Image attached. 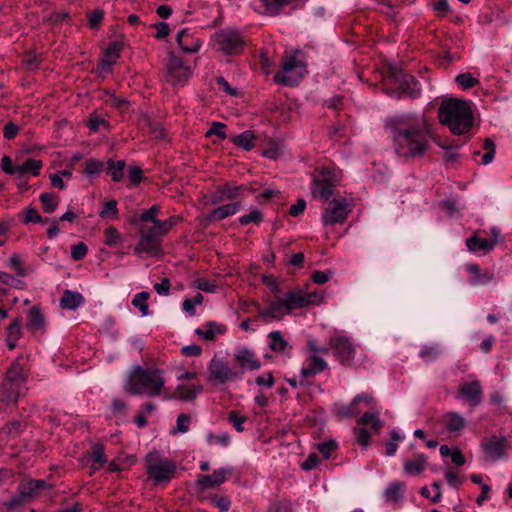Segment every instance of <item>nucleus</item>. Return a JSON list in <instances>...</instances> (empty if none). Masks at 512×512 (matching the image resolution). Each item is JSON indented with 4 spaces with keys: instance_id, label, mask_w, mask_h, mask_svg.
<instances>
[{
    "instance_id": "nucleus-37",
    "label": "nucleus",
    "mask_w": 512,
    "mask_h": 512,
    "mask_svg": "<svg viewBox=\"0 0 512 512\" xmlns=\"http://www.w3.org/2000/svg\"><path fill=\"white\" fill-rule=\"evenodd\" d=\"M445 425L450 432H459L465 426V419L456 412H450L445 416Z\"/></svg>"
},
{
    "instance_id": "nucleus-35",
    "label": "nucleus",
    "mask_w": 512,
    "mask_h": 512,
    "mask_svg": "<svg viewBox=\"0 0 512 512\" xmlns=\"http://www.w3.org/2000/svg\"><path fill=\"white\" fill-rule=\"evenodd\" d=\"M126 163L124 160L114 161L109 159L107 161V173L111 175V178L115 182H120L124 175V169Z\"/></svg>"
},
{
    "instance_id": "nucleus-28",
    "label": "nucleus",
    "mask_w": 512,
    "mask_h": 512,
    "mask_svg": "<svg viewBox=\"0 0 512 512\" xmlns=\"http://www.w3.org/2000/svg\"><path fill=\"white\" fill-rule=\"evenodd\" d=\"M195 333L207 341H213L217 335L225 333V327L216 322H208L203 328H197Z\"/></svg>"
},
{
    "instance_id": "nucleus-14",
    "label": "nucleus",
    "mask_w": 512,
    "mask_h": 512,
    "mask_svg": "<svg viewBox=\"0 0 512 512\" xmlns=\"http://www.w3.org/2000/svg\"><path fill=\"white\" fill-rule=\"evenodd\" d=\"M289 313V307L287 306L285 299L278 298L277 300L272 301L268 308L260 310L256 319H261L268 323L273 320H280Z\"/></svg>"
},
{
    "instance_id": "nucleus-64",
    "label": "nucleus",
    "mask_w": 512,
    "mask_h": 512,
    "mask_svg": "<svg viewBox=\"0 0 512 512\" xmlns=\"http://www.w3.org/2000/svg\"><path fill=\"white\" fill-rule=\"evenodd\" d=\"M317 448L323 455L324 459H328L332 451L336 448V443L334 441L319 443Z\"/></svg>"
},
{
    "instance_id": "nucleus-62",
    "label": "nucleus",
    "mask_w": 512,
    "mask_h": 512,
    "mask_svg": "<svg viewBox=\"0 0 512 512\" xmlns=\"http://www.w3.org/2000/svg\"><path fill=\"white\" fill-rule=\"evenodd\" d=\"M1 169L3 172L9 175L17 177V164H13L12 159L9 156H3L1 159Z\"/></svg>"
},
{
    "instance_id": "nucleus-61",
    "label": "nucleus",
    "mask_w": 512,
    "mask_h": 512,
    "mask_svg": "<svg viewBox=\"0 0 512 512\" xmlns=\"http://www.w3.org/2000/svg\"><path fill=\"white\" fill-rule=\"evenodd\" d=\"M92 460L100 465H103L107 462V459L105 458L104 447L101 444H94L92 446Z\"/></svg>"
},
{
    "instance_id": "nucleus-19",
    "label": "nucleus",
    "mask_w": 512,
    "mask_h": 512,
    "mask_svg": "<svg viewBox=\"0 0 512 512\" xmlns=\"http://www.w3.org/2000/svg\"><path fill=\"white\" fill-rule=\"evenodd\" d=\"M203 391L202 385H178L173 393L165 392L166 400L173 398L182 401H193Z\"/></svg>"
},
{
    "instance_id": "nucleus-54",
    "label": "nucleus",
    "mask_w": 512,
    "mask_h": 512,
    "mask_svg": "<svg viewBox=\"0 0 512 512\" xmlns=\"http://www.w3.org/2000/svg\"><path fill=\"white\" fill-rule=\"evenodd\" d=\"M226 125L221 122H213L210 129L206 132V137L217 136L220 140H224L227 135L225 133Z\"/></svg>"
},
{
    "instance_id": "nucleus-25",
    "label": "nucleus",
    "mask_w": 512,
    "mask_h": 512,
    "mask_svg": "<svg viewBox=\"0 0 512 512\" xmlns=\"http://www.w3.org/2000/svg\"><path fill=\"white\" fill-rule=\"evenodd\" d=\"M47 487L46 481L42 479H32L22 482L19 487V494L22 498H30L38 495L39 491Z\"/></svg>"
},
{
    "instance_id": "nucleus-5",
    "label": "nucleus",
    "mask_w": 512,
    "mask_h": 512,
    "mask_svg": "<svg viewBox=\"0 0 512 512\" xmlns=\"http://www.w3.org/2000/svg\"><path fill=\"white\" fill-rule=\"evenodd\" d=\"M297 51L293 54H285L282 60V72H277L274 75V81L277 84H284L287 86L297 85L298 82L306 74V64L297 59Z\"/></svg>"
},
{
    "instance_id": "nucleus-7",
    "label": "nucleus",
    "mask_w": 512,
    "mask_h": 512,
    "mask_svg": "<svg viewBox=\"0 0 512 512\" xmlns=\"http://www.w3.org/2000/svg\"><path fill=\"white\" fill-rule=\"evenodd\" d=\"M241 377L242 373L233 371L227 362L216 356L208 364L206 382L212 386L225 384Z\"/></svg>"
},
{
    "instance_id": "nucleus-10",
    "label": "nucleus",
    "mask_w": 512,
    "mask_h": 512,
    "mask_svg": "<svg viewBox=\"0 0 512 512\" xmlns=\"http://www.w3.org/2000/svg\"><path fill=\"white\" fill-rule=\"evenodd\" d=\"M329 348L333 350L342 365L351 366L353 364L355 345L349 337L335 333L329 339Z\"/></svg>"
},
{
    "instance_id": "nucleus-57",
    "label": "nucleus",
    "mask_w": 512,
    "mask_h": 512,
    "mask_svg": "<svg viewBox=\"0 0 512 512\" xmlns=\"http://www.w3.org/2000/svg\"><path fill=\"white\" fill-rule=\"evenodd\" d=\"M6 337L12 340H19L21 337V327L18 319L13 320L6 330Z\"/></svg>"
},
{
    "instance_id": "nucleus-20",
    "label": "nucleus",
    "mask_w": 512,
    "mask_h": 512,
    "mask_svg": "<svg viewBox=\"0 0 512 512\" xmlns=\"http://www.w3.org/2000/svg\"><path fill=\"white\" fill-rule=\"evenodd\" d=\"M466 271L470 275L469 281L473 286L487 285L494 279V274L490 270L481 271L477 264H467Z\"/></svg>"
},
{
    "instance_id": "nucleus-32",
    "label": "nucleus",
    "mask_w": 512,
    "mask_h": 512,
    "mask_svg": "<svg viewBox=\"0 0 512 512\" xmlns=\"http://www.w3.org/2000/svg\"><path fill=\"white\" fill-rule=\"evenodd\" d=\"M84 302L83 296L71 290H65L60 300L63 309L75 310Z\"/></svg>"
},
{
    "instance_id": "nucleus-4",
    "label": "nucleus",
    "mask_w": 512,
    "mask_h": 512,
    "mask_svg": "<svg viewBox=\"0 0 512 512\" xmlns=\"http://www.w3.org/2000/svg\"><path fill=\"white\" fill-rule=\"evenodd\" d=\"M341 182V172L335 168L320 167L312 174L311 194L321 202H327L331 197L338 196L336 187Z\"/></svg>"
},
{
    "instance_id": "nucleus-23",
    "label": "nucleus",
    "mask_w": 512,
    "mask_h": 512,
    "mask_svg": "<svg viewBox=\"0 0 512 512\" xmlns=\"http://www.w3.org/2000/svg\"><path fill=\"white\" fill-rule=\"evenodd\" d=\"M176 41L182 51L186 53L197 52L201 46L200 40L194 38L188 29H182L176 34Z\"/></svg>"
},
{
    "instance_id": "nucleus-63",
    "label": "nucleus",
    "mask_w": 512,
    "mask_h": 512,
    "mask_svg": "<svg viewBox=\"0 0 512 512\" xmlns=\"http://www.w3.org/2000/svg\"><path fill=\"white\" fill-rule=\"evenodd\" d=\"M355 434L358 444L367 446L370 443V434L363 426H358L355 428Z\"/></svg>"
},
{
    "instance_id": "nucleus-1",
    "label": "nucleus",
    "mask_w": 512,
    "mask_h": 512,
    "mask_svg": "<svg viewBox=\"0 0 512 512\" xmlns=\"http://www.w3.org/2000/svg\"><path fill=\"white\" fill-rule=\"evenodd\" d=\"M387 126L392 130L394 149L404 158H417L429 148L430 130L423 117L402 115L391 118Z\"/></svg>"
},
{
    "instance_id": "nucleus-8",
    "label": "nucleus",
    "mask_w": 512,
    "mask_h": 512,
    "mask_svg": "<svg viewBox=\"0 0 512 512\" xmlns=\"http://www.w3.org/2000/svg\"><path fill=\"white\" fill-rule=\"evenodd\" d=\"M22 382L23 368L19 363H13L2 382L1 399L7 403L15 402L19 397Z\"/></svg>"
},
{
    "instance_id": "nucleus-43",
    "label": "nucleus",
    "mask_w": 512,
    "mask_h": 512,
    "mask_svg": "<svg viewBox=\"0 0 512 512\" xmlns=\"http://www.w3.org/2000/svg\"><path fill=\"white\" fill-rule=\"evenodd\" d=\"M440 353L441 349L438 344H430L422 347V349L420 350V357L424 361L430 362L436 360L439 357Z\"/></svg>"
},
{
    "instance_id": "nucleus-44",
    "label": "nucleus",
    "mask_w": 512,
    "mask_h": 512,
    "mask_svg": "<svg viewBox=\"0 0 512 512\" xmlns=\"http://www.w3.org/2000/svg\"><path fill=\"white\" fill-rule=\"evenodd\" d=\"M121 50H122V45L120 43L112 42L106 48V50L104 52V57L102 59L114 64L120 57Z\"/></svg>"
},
{
    "instance_id": "nucleus-59",
    "label": "nucleus",
    "mask_w": 512,
    "mask_h": 512,
    "mask_svg": "<svg viewBox=\"0 0 512 512\" xmlns=\"http://www.w3.org/2000/svg\"><path fill=\"white\" fill-rule=\"evenodd\" d=\"M87 252L88 248L84 242H79L71 246V256L76 261L83 259Z\"/></svg>"
},
{
    "instance_id": "nucleus-49",
    "label": "nucleus",
    "mask_w": 512,
    "mask_h": 512,
    "mask_svg": "<svg viewBox=\"0 0 512 512\" xmlns=\"http://www.w3.org/2000/svg\"><path fill=\"white\" fill-rule=\"evenodd\" d=\"M263 220V215L260 210L253 209L250 213L243 215L239 218L241 225H248L250 223L259 224Z\"/></svg>"
},
{
    "instance_id": "nucleus-34",
    "label": "nucleus",
    "mask_w": 512,
    "mask_h": 512,
    "mask_svg": "<svg viewBox=\"0 0 512 512\" xmlns=\"http://www.w3.org/2000/svg\"><path fill=\"white\" fill-rule=\"evenodd\" d=\"M239 207H240V203H238V202L223 205V206L218 207L217 209L213 210L209 214V219L210 220L225 219L231 215H234L239 210Z\"/></svg>"
},
{
    "instance_id": "nucleus-58",
    "label": "nucleus",
    "mask_w": 512,
    "mask_h": 512,
    "mask_svg": "<svg viewBox=\"0 0 512 512\" xmlns=\"http://www.w3.org/2000/svg\"><path fill=\"white\" fill-rule=\"evenodd\" d=\"M10 269L14 270L18 276H25L26 271L22 265L21 259L17 254H13L8 261Z\"/></svg>"
},
{
    "instance_id": "nucleus-30",
    "label": "nucleus",
    "mask_w": 512,
    "mask_h": 512,
    "mask_svg": "<svg viewBox=\"0 0 512 512\" xmlns=\"http://www.w3.org/2000/svg\"><path fill=\"white\" fill-rule=\"evenodd\" d=\"M327 368V363L325 360L317 356L316 354H312L310 356V365L309 367H303L301 369V375L303 378H311L317 373L324 371Z\"/></svg>"
},
{
    "instance_id": "nucleus-36",
    "label": "nucleus",
    "mask_w": 512,
    "mask_h": 512,
    "mask_svg": "<svg viewBox=\"0 0 512 512\" xmlns=\"http://www.w3.org/2000/svg\"><path fill=\"white\" fill-rule=\"evenodd\" d=\"M400 87L402 92L410 97H416L420 92L419 84L412 75H404L401 80Z\"/></svg>"
},
{
    "instance_id": "nucleus-60",
    "label": "nucleus",
    "mask_w": 512,
    "mask_h": 512,
    "mask_svg": "<svg viewBox=\"0 0 512 512\" xmlns=\"http://www.w3.org/2000/svg\"><path fill=\"white\" fill-rule=\"evenodd\" d=\"M103 166V162L94 159H89L85 163V173L87 175L98 174L99 172L102 171Z\"/></svg>"
},
{
    "instance_id": "nucleus-18",
    "label": "nucleus",
    "mask_w": 512,
    "mask_h": 512,
    "mask_svg": "<svg viewBox=\"0 0 512 512\" xmlns=\"http://www.w3.org/2000/svg\"><path fill=\"white\" fill-rule=\"evenodd\" d=\"M140 239L134 247V253L137 255L147 254L148 256H157L161 253V240H157L144 233H139Z\"/></svg>"
},
{
    "instance_id": "nucleus-9",
    "label": "nucleus",
    "mask_w": 512,
    "mask_h": 512,
    "mask_svg": "<svg viewBox=\"0 0 512 512\" xmlns=\"http://www.w3.org/2000/svg\"><path fill=\"white\" fill-rule=\"evenodd\" d=\"M352 210L350 201L342 196H335L322 214V222L325 226L343 223Z\"/></svg>"
},
{
    "instance_id": "nucleus-51",
    "label": "nucleus",
    "mask_w": 512,
    "mask_h": 512,
    "mask_svg": "<svg viewBox=\"0 0 512 512\" xmlns=\"http://www.w3.org/2000/svg\"><path fill=\"white\" fill-rule=\"evenodd\" d=\"M118 215L117 202L115 200L107 201L103 204V208L99 213L101 218H116Z\"/></svg>"
},
{
    "instance_id": "nucleus-39",
    "label": "nucleus",
    "mask_w": 512,
    "mask_h": 512,
    "mask_svg": "<svg viewBox=\"0 0 512 512\" xmlns=\"http://www.w3.org/2000/svg\"><path fill=\"white\" fill-rule=\"evenodd\" d=\"M379 411L373 410L371 412L364 413L357 422L358 426H365L371 424L376 432L382 427V423L379 419Z\"/></svg>"
},
{
    "instance_id": "nucleus-50",
    "label": "nucleus",
    "mask_w": 512,
    "mask_h": 512,
    "mask_svg": "<svg viewBox=\"0 0 512 512\" xmlns=\"http://www.w3.org/2000/svg\"><path fill=\"white\" fill-rule=\"evenodd\" d=\"M160 210H161V208L159 205H153L148 210H145L140 215V218H139L141 224L148 223V222L155 223V221H160L159 219H157V215L159 214Z\"/></svg>"
},
{
    "instance_id": "nucleus-13",
    "label": "nucleus",
    "mask_w": 512,
    "mask_h": 512,
    "mask_svg": "<svg viewBox=\"0 0 512 512\" xmlns=\"http://www.w3.org/2000/svg\"><path fill=\"white\" fill-rule=\"evenodd\" d=\"M289 311L306 307L310 304H319L322 297L317 292H305L303 290L290 291L284 297Z\"/></svg>"
},
{
    "instance_id": "nucleus-12",
    "label": "nucleus",
    "mask_w": 512,
    "mask_h": 512,
    "mask_svg": "<svg viewBox=\"0 0 512 512\" xmlns=\"http://www.w3.org/2000/svg\"><path fill=\"white\" fill-rule=\"evenodd\" d=\"M192 75V70L174 53L169 54L166 80L175 86H183Z\"/></svg>"
},
{
    "instance_id": "nucleus-41",
    "label": "nucleus",
    "mask_w": 512,
    "mask_h": 512,
    "mask_svg": "<svg viewBox=\"0 0 512 512\" xmlns=\"http://www.w3.org/2000/svg\"><path fill=\"white\" fill-rule=\"evenodd\" d=\"M149 296L150 294L148 292L142 291L137 293L132 300V305L140 310L142 316H148L150 314L147 303Z\"/></svg>"
},
{
    "instance_id": "nucleus-15",
    "label": "nucleus",
    "mask_w": 512,
    "mask_h": 512,
    "mask_svg": "<svg viewBox=\"0 0 512 512\" xmlns=\"http://www.w3.org/2000/svg\"><path fill=\"white\" fill-rule=\"evenodd\" d=\"M232 474V469L222 467L213 472L212 475H201L197 479V485L201 489L214 488L224 483Z\"/></svg>"
},
{
    "instance_id": "nucleus-6",
    "label": "nucleus",
    "mask_w": 512,
    "mask_h": 512,
    "mask_svg": "<svg viewBox=\"0 0 512 512\" xmlns=\"http://www.w3.org/2000/svg\"><path fill=\"white\" fill-rule=\"evenodd\" d=\"M176 470L173 461L163 459L159 453L150 452L146 456V472L156 483L169 481Z\"/></svg>"
},
{
    "instance_id": "nucleus-40",
    "label": "nucleus",
    "mask_w": 512,
    "mask_h": 512,
    "mask_svg": "<svg viewBox=\"0 0 512 512\" xmlns=\"http://www.w3.org/2000/svg\"><path fill=\"white\" fill-rule=\"evenodd\" d=\"M44 317L38 307H32L28 312V327L32 330H41L44 327Z\"/></svg>"
},
{
    "instance_id": "nucleus-46",
    "label": "nucleus",
    "mask_w": 512,
    "mask_h": 512,
    "mask_svg": "<svg viewBox=\"0 0 512 512\" xmlns=\"http://www.w3.org/2000/svg\"><path fill=\"white\" fill-rule=\"evenodd\" d=\"M483 149L485 153L482 156L481 162L483 165H488L493 161L496 153V147L494 142L491 139L486 138L483 142Z\"/></svg>"
},
{
    "instance_id": "nucleus-52",
    "label": "nucleus",
    "mask_w": 512,
    "mask_h": 512,
    "mask_svg": "<svg viewBox=\"0 0 512 512\" xmlns=\"http://www.w3.org/2000/svg\"><path fill=\"white\" fill-rule=\"evenodd\" d=\"M0 283L9 285L16 289H24L25 283L22 280L16 279L12 275L0 270Z\"/></svg>"
},
{
    "instance_id": "nucleus-48",
    "label": "nucleus",
    "mask_w": 512,
    "mask_h": 512,
    "mask_svg": "<svg viewBox=\"0 0 512 512\" xmlns=\"http://www.w3.org/2000/svg\"><path fill=\"white\" fill-rule=\"evenodd\" d=\"M104 234H105V244L108 246H116L122 240L121 234L113 226L107 227L104 231Z\"/></svg>"
},
{
    "instance_id": "nucleus-11",
    "label": "nucleus",
    "mask_w": 512,
    "mask_h": 512,
    "mask_svg": "<svg viewBox=\"0 0 512 512\" xmlns=\"http://www.w3.org/2000/svg\"><path fill=\"white\" fill-rule=\"evenodd\" d=\"M215 42L225 54H238L244 46L243 36L235 29L227 28L216 33Z\"/></svg>"
},
{
    "instance_id": "nucleus-45",
    "label": "nucleus",
    "mask_w": 512,
    "mask_h": 512,
    "mask_svg": "<svg viewBox=\"0 0 512 512\" xmlns=\"http://www.w3.org/2000/svg\"><path fill=\"white\" fill-rule=\"evenodd\" d=\"M207 500L211 505L220 509V511H227L231 506L229 497L225 495L213 494L210 495Z\"/></svg>"
},
{
    "instance_id": "nucleus-21",
    "label": "nucleus",
    "mask_w": 512,
    "mask_h": 512,
    "mask_svg": "<svg viewBox=\"0 0 512 512\" xmlns=\"http://www.w3.org/2000/svg\"><path fill=\"white\" fill-rule=\"evenodd\" d=\"M482 447L484 449L486 458L495 462L502 458L505 454V441L497 437H491L486 440Z\"/></svg>"
},
{
    "instance_id": "nucleus-55",
    "label": "nucleus",
    "mask_w": 512,
    "mask_h": 512,
    "mask_svg": "<svg viewBox=\"0 0 512 512\" xmlns=\"http://www.w3.org/2000/svg\"><path fill=\"white\" fill-rule=\"evenodd\" d=\"M456 82L463 89H469L475 86L478 81L470 73H463L456 77Z\"/></svg>"
},
{
    "instance_id": "nucleus-56",
    "label": "nucleus",
    "mask_w": 512,
    "mask_h": 512,
    "mask_svg": "<svg viewBox=\"0 0 512 512\" xmlns=\"http://www.w3.org/2000/svg\"><path fill=\"white\" fill-rule=\"evenodd\" d=\"M436 143L439 147H441L444 150L443 156L447 162H454L457 159L458 154L456 153L455 149H457L459 147V145H457V146L446 145L440 141H437Z\"/></svg>"
},
{
    "instance_id": "nucleus-3",
    "label": "nucleus",
    "mask_w": 512,
    "mask_h": 512,
    "mask_svg": "<svg viewBox=\"0 0 512 512\" xmlns=\"http://www.w3.org/2000/svg\"><path fill=\"white\" fill-rule=\"evenodd\" d=\"M438 117L442 124L448 126L454 135H464L473 126L472 110L466 101L451 98L444 100L438 110Z\"/></svg>"
},
{
    "instance_id": "nucleus-26",
    "label": "nucleus",
    "mask_w": 512,
    "mask_h": 512,
    "mask_svg": "<svg viewBox=\"0 0 512 512\" xmlns=\"http://www.w3.org/2000/svg\"><path fill=\"white\" fill-rule=\"evenodd\" d=\"M262 7L260 13L267 16H276L294 0H257Z\"/></svg>"
},
{
    "instance_id": "nucleus-33",
    "label": "nucleus",
    "mask_w": 512,
    "mask_h": 512,
    "mask_svg": "<svg viewBox=\"0 0 512 512\" xmlns=\"http://www.w3.org/2000/svg\"><path fill=\"white\" fill-rule=\"evenodd\" d=\"M254 140L255 134L252 130H246L241 134L231 137V141L234 145L247 151L254 148Z\"/></svg>"
},
{
    "instance_id": "nucleus-31",
    "label": "nucleus",
    "mask_w": 512,
    "mask_h": 512,
    "mask_svg": "<svg viewBox=\"0 0 512 512\" xmlns=\"http://www.w3.org/2000/svg\"><path fill=\"white\" fill-rule=\"evenodd\" d=\"M41 167L42 162L40 160L29 158L21 164H17V178H21L25 174L38 176L40 174Z\"/></svg>"
},
{
    "instance_id": "nucleus-27",
    "label": "nucleus",
    "mask_w": 512,
    "mask_h": 512,
    "mask_svg": "<svg viewBox=\"0 0 512 512\" xmlns=\"http://www.w3.org/2000/svg\"><path fill=\"white\" fill-rule=\"evenodd\" d=\"M240 187L239 186H229L225 185L223 187H219L212 195L211 202L213 204H219L226 200L235 199L238 196Z\"/></svg>"
},
{
    "instance_id": "nucleus-22",
    "label": "nucleus",
    "mask_w": 512,
    "mask_h": 512,
    "mask_svg": "<svg viewBox=\"0 0 512 512\" xmlns=\"http://www.w3.org/2000/svg\"><path fill=\"white\" fill-rule=\"evenodd\" d=\"M427 464V457L424 454H418L403 461V470L409 476H418L426 469Z\"/></svg>"
},
{
    "instance_id": "nucleus-24",
    "label": "nucleus",
    "mask_w": 512,
    "mask_h": 512,
    "mask_svg": "<svg viewBox=\"0 0 512 512\" xmlns=\"http://www.w3.org/2000/svg\"><path fill=\"white\" fill-rule=\"evenodd\" d=\"M461 396L471 405L476 406L482 400V390L478 381L466 383L460 387Z\"/></svg>"
},
{
    "instance_id": "nucleus-29",
    "label": "nucleus",
    "mask_w": 512,
    "mask_h": 512,
    "mask_svg": "<svg viewBox=\"0 0 512 512\" xmlns=\"http://www.w3.org/2000/svg\"><path fill=\"white\" fill-rule=\"evenodd\" d=\"M496 244V241L471 236L466 240V246L470 252L482 251L487 253L491 251Z\"/></svg>"
},
{
    "instance_id": "nucleus-47",
    "label": "nucleus",
    "mask_w": 512,
    "mask_h": 512,
    "mask_svg": "<svg viewBox=\"0 0 512 512\" xmlns=\"http://www.w3.org/2000/svg\"><path fill=\"white\" fill-rule=\"evenodd\" d=\"M39 199L43 205V209L45 212L52 213L56 210L58 205V198L53 194L42 193Z\"/></svg>"
},
{
    "instance_id": "nucleus-42",
    "label": "nucleus",
    "mask_w": 512,
    "mask_h": 512,
    "mask_svg": "<svg viewBox=\"0 0 512 512\" xmlns=\"http://www.w3.org/2000/svg\"><path fill=\"white\" fill-rule=\"evenodd\" d=\"M268 338L270 340L269 347L275 352H284L288 346V343L282 337L279 331H273L269 333Z\"/></svg>"
},
{
    "instance_id": "nucleus-17",
    "label": "nucleus",
    "mask_w": 512,
    "mask_h": 512,
    "mask_svg": "<svg viewBox=\"0 0 512 512\" xmlns=\"http://www.w3.org/2000/svg\"><path fill=\"white\" fill-rule=\"evenodd\" d=\"M233 359L243 371L257 370L261 367V362L256 357L255 352L247 348L237 349Z\"/></svg>"
},
{
    "instance_id": "nucleus-2",
    "label": "nucleus",
    "mask_w": 512,
    "mask_h": 512,
    "mask_svg": "<svg viewBox=\"0 0 512 512\" xmlns=\"http://www.w3.org/2000/svg\"><path fill=\"white\" fill-rule=\"evenodd\" d=\"M166 380L163 372L156 368L133 366L124 383V390L131 395L148 397L163 396L165 398Z\"/></svg>"
},
{
    "instance_id": "nucleus-38",
    "label": "nucleus",
    "mask_w": 512,
    "mask_h": 512,
    "mask_svg": "<svg viewBox=\"0 0 512 512\" xmlns=\"http://www.w3.org/2000/svg\"><path fill=\"white\" fill-rule=\"evenodd\" d=\"M405 488V483L400 481H394L390 483L385 491L384 497L388 502H396L401 497V491Z\"/></svg>"
},
{
    "instance_id": "nucleus-16",
    "label": "nucleus",
    "mask_w": 512,
    "mask_h": 512,
    "mask_svg": "<svg viewBox=\"0 0 512 512\" xmlns=\"http://www.w3.org/2000/svg\"><path fill=\"white\" fill-rule=\"evenodd\" d=\"M152 224V226H148L146 223L140 224L139 233H144L162 241V237L176 224V218L170 217L165 221H155Z\"/></svg>"
},
{
    "instance_id": "nucleus-53",
    "label": "nucleus",
    "mask_w": 512,
    "mask_h": 512,
    "mask_svg": "<svg viewBox=\"0 0 512 512\" xmlns=\"http://www.w3.org/2000/svg\"><path fill=\"white\" fill-rule=\"evenodd\" d=\"M228 420L230 421V423L233 425V427L235 428V430L237 432H242L244 431V426L243 424L246 422L247 418L243 415H240L239 412L233 410V411H230L229 414H228Z\"/></svg>"
}]
</instances>
